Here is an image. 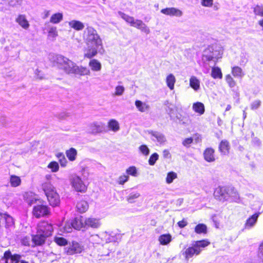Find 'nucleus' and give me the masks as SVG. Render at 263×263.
<instances>
[{
  "label": "nucleus",
  "instance_id": "obj_1",
  "mask_svg": "<svg viewBox=\"0 0 263 263\" xmlns=\"http://www.w3.org/2000/svg\"><path fill=\"white\" fill-rule=\"evenodd\" d=\"M51 61L54 66L67 74L84 76H90L91 73L87 67L78 66L72 60L61 54L53 55Z\"/></svg>",
  "mask_w": 263,
  "mask_h": 263
},
{
  "label": "nucleus",
  "instance_id": "obj_2",
  "mask_svg": "<svg viewBox=\"0 0 263 263\" xmlns=\"http://www.w3.org/2000/svg\"><path fill=\"white\" fill-rule=\"evenodd\" d=\"M83 38L87 48L84 50V56L91 59L103 48L102 41L97 31L92 27H87L84 31Z\"/></svg>",
  "mask_w": 263,
  "mask_h": 263
},
{
  "label": "nucleus",
  "instance_id": "obj_3",
  "mask_svg": "<svg viewBox=\"0 0 263 263\" xmlns=\"http://www.w3.org/2000/svg\"><path fill=\"white\" fill-rule=\"evenodd\" d=\"M210 244L206 240L194 241L191 247H189L184 251H182V255L186 260L193 257L194 255H198L202 250Z\"/></svg>",
  "mask_w": 263,
  "mask_h": 263
},
{
  "label": "nucleus",
  "instance_id": "obj_4",
  "mask_svg": "<svg viewBox=\"0 0 263 263\" xmlns=\"http://www.w3.org/2000/svg\"><path fill=\"white\" fill-rule=\"evenodd\" d=\"M43 190L50 204L55 206L60 203V197L54 186L49 182L43 184Z\"/></svg>",
  "mask_w": 263,
  "mask_h": 263
},
{
  "label": "nucleus",
  "instance_id": "obj_5",
  "mask_svg": "<svg viewBox=\"0 0 263 263\" xmlns=\"http://www.w3.org/2000/svg\"><path fill=\"white\" fill-rule=\"evenodd\" d=\"M222 51L214 49L212 47L206 48L203 52L202 60L204 61H211L221 57Z\"/></svg>",
  "mask_w": 263,
  "mask_h": 263
},
{
  "label": "nucleus",
  "instance_id": "obj_6",
  "mask_svg": "<svg viewBox=\"0 0 263 263\" xmlns=\"http://www.w3.org/2000/svg\"><path fill=\"white\" fill-rule=\"evenodd\" d=\"M71 183L72 186L77 192L84 193L87 190V187L81 178L77 175L72 176Z\"/></svg>",
  "mask_w": 263,
  "mask_h": 263
},
{
  "label": "nucleus",
  "instance_id": "obj_7",
  "mask_svg": "<svg viewBox=\"0 0 263 263\" xmlns=\"http://www.w3.org/2000/svg\"><path fill=\"white\" fill-rule=\"evenodd\" d=\"M229 189L226 187L218 186L217 187L214 193L215 198L220 201H226L229 199Z\"/></svg>",
  "mask_w": 263,
  "mask_h": 263
},
{
  "label": "nucleus",
  "instance_id": "obj_8",
  "mask_svg": "<svg viewBox=\"0 0 263 263\" xmlns=\"http://www.w3.org/2000/svg\"><path fill=\"white\" fill-rule=\"evenodd\" d=\"M52 231V226L47 222L42 221L37 225V232L45 236L49 237L51 235Z\"/></svg>",
  "mask_w": 263,
  "mask_h": 263
},
{
  "label": "nucleus",
  "instance_id": "obj_9",
  "mask_svg": "<svg viewBox=\"0 0 263 263\" xmlns=\"http://www.w3.org/2000/svg\"><path fill=\"white\" fill-rule=\"evenodd\" d=\"M32 213L34 216L39 218L48 215L49 214V209L47 205H37L34 206Z\"/></svg>",
  "mask_w": 263,
  "mask_h": 263
},
{
  "label": "nucleus",
  "instance_id": "obj_10",
  "mask_svg": "<svg viewBox=\"0 0 263 263\" xmlns=\"http://www.w3.org/2000/svg\"><path fill=\"white\" fill-rule=\"evenodd\" d=\"M260 213H256L248 218L245 223L244 228L249 230L253 228L256 223Z\"/></svg>",
  "mask_w": 263,
  "mask_h": 263
},
{
  "label": "nucleus",
  "instance_id": "obj_11",
  "mask_svg": "<svg viewBox=\"0 0 263 263\" xmlns=\"http://www.w3.org/2000/svg\"><path fill=\"white\" fill-rule=\"evenodd\" d=\"M104 128V124L102 122H95L89 125L90 132L92 134L101 133Z\"/></svg>",
  "mask_w": 263,
  "mask_h": 263
},
{
  "label": "nucleus",
  "instance_id": "obj_12",
  "mask_svg": "<svg viewBox=\"0 0 263 263\" xmlns=\"http://www.w3.org/2000/svg\"><path fill=\"white\" fill-rule=\"evenodd\" d=\"M85 218L82 216L76 217L70 223L72 228L76 230H80L82 228H85Z\"/></svg>",
  "mask_w": 263,
  "mask_h": 263
},
{
  "label": "nucleus",
  "instance_id": "obj_13",
  "mask_svg": "<svg viewBox=\"0 0 263 263\" xmlns=\"http://www.w3.org/2000/svg\"><path fill=\"white\" fill-rule=\"evenodd\" d=\"M65 249L67 254L68 255L80 253L83 250L82 247L77 242H73L71 246Z\"/></svg>",
  "mask_w": 263,
  "mask_h": 263
},
{
  "label": "nucleus",
  "instance_id": "obj_14",
  "mask_svg": "<svg viewBox=\"0 0 263 263\" xmlns=\"http://www.w3.org/2000/svg\"><path fill=\"white\" fill-rule=\"evenodd\" d=\"M148 134L151 135V139L153 141H157L160 143H163L165 141V138L162 133L158 132L148 131Z\"/></svg>",
  "mask_w": 263,
  "mask_h": 263
},
{
  "label": "nucleus",
  "instance_id": "obj_15",
  "mask_svg": "<svg viewBox=\"0 0 263 263\" xmlns=\"http://www.w3.org/2000/svg\"><path fill=\"white\" fill-rule=\"evenodd\" d=\"M214 150L212 148H207L203 152V156L205 161L212 162L215 160Z\"/></svg>",
  "mask_w": 263,
  "mask_h": 263
},
{
  "label": "nucleus",
  "instance_id": "obj_16",
  "mask_svg": "<svg viewBox=\"0 0 263 263\" xmlns=\"http://www.w3.org/2000/svg\"><path fill=\"white\" fill-rule=\"evenodd\" d=\"M15 21L24 29H27L29 27V23L25 15L19 14L16 18Z\"/></svg>",
  "mask_w": 263,
  "mask_h": 263
},
{
  "label": "nucleus",
  "instance_id": "obj_17",
  "mask_svg": "<svg viewBox=\"0 0 263 263\" xmlns=\"http://www.w3.org/2000/svg\"><path fill=\"white\" fill-rule=\"evenodd\" d=\"M161 12L168 15L181 16L182 12L180 10L175 8H167L161 10Z\"/></svg>",
  "mask_w": 263,
  "mask_h": 263
},
{
  "label": "nucleus",
  "instance_id": "obj_18",
  "mask_svg": "<svg viewBox=\"0 0 263 263\" xmlns=\"http://www.w3.org/2000/svg\"><path fill=\"white\" fill-rule=\"evenodd\" d=\"M84 223L85 227H90L93 228H97L100 225L99 220L93 218H85Z\"/></svg>",
  "mask_w": 263,
  "mask_h": 263
},
{
  "label": "nucleus",
  "instance_id": "obj_19",
  "mask_svg": "<svg viewBox=\"0 0 263 263\" xmlns=\"http://www.w3.org/2000/svg\"><path fill=\"white\" fill-rule=\"evenodd\" d=\"M88 66L92 71L96 72L100 71L102 68L101 63L96 59L91 60L88 63Z\"/></svg>",
  "mask_w": 263,
  "mask_h": 263
},
{
  "label": "nucleus",
  "instance_id": "obj_20",
  "mask_svg": "<svg viewBox=\"0 0 263 263\" xmlns=\"http://www.w3.org/2000/svg\"><path fill=\"white\" fill-rule=\"evenodd\" d=\"M135 106L138 110L142 112L147 111L150 108L148 104L140 100H136L135 101Z\"/></svg>",
  "mask_w": 263,
  "mask_h": 263
},
{
  "label": "nucleus",
  "instance_id": "obj_21",
  "mask_svg": "<svg viewBox=\"0 0 263 263\" xmlns=\"http://www.w3.org/2000/svg\"><path fill=\"white\" fill-rule=\"evenodd\" d=\"M230 148L229 143L227 140H222L219 144V149L221 154L226 155L229 153Z\"/></svg>",
  "mask_w": 263,
  "mask_h": 263
},
{
  "label": "nucleus",
  "instance_id": "obj_22",
  "mask_svg": "<svg viewBox=\"0 0 263 263\" xmlns=\"http://www.w3.org/2000/svg\"><path fill=\"white\" fill-rule=\"evenodd\" d=\"M47 236H44L39 232H37L36 234L33 237V240L34 243L37 245H41L43 244L45 241Z\"/></svg>",
  "mask_w": 263,
  "mask_h": 263
},
{
  "label": "nucleus",
  "instance_id": "obj_23",
  "mask_svg": "<svg viewBox=\"0 0 263 263\" xmlns=\"http://www.w3.org/2000/svg\"><path fill=\"white\" fill-rule=\"evenodd\" d=\"M68 24L71 28L78 31L82 30L84 28L83 23L79 21L72 20L69 22Z\"/></svg>",
  "mask_w": 263,
  "mask_h": 263
},
{
  "label": "nucleus",
  "instance_id": "obj_24",
  "mask_svg": "<svg viewBox=\"0 0 263 263\" xmlns=\"http://www.w3.org/2000/svg\"><path fill=\"white\" fill-rule=\"evenodd\" d=\"M76 208L80 213H84L88 209V204L85 200H80L77 203Z\"/></svg>",
  "mask_w": 263,
  "mask_h": 263
},
{
  "label": "nucleus",
  "instance_id": "obj_25",
  "mask_svg": "<svg viewBox=\"0 0 263 263\" xmlns=\"http://www.w3.org/2000/svg\"><path fill=\"white\" fill-rule=\"evenodd\" d=\"M190 85L197 91L200 88V81L196 77L192 76L190 79Z\"/></svg>",
  "mask_w": 263,
  "mask_h": 263
},
{
  "label": "nucleus",
  "instance_id": "obj_26",
  "mask_svg": "<svg viewBox=\"0 0 263 263\" xmlns=\"http://www.w3.org/2000/svg\"><path fill=\"white\" fill-rule=\"evenodd\" d=\"M193 109L196 112L200 115H202L204 112V106L201 102H196L193 104Z\"/></svg>",
  "mask_w": 263,
  "mask_h": 263
},
{
  "label": "nucleus",
  "instance_id": "obj_27",
  "mask_svg": "<svg viewBox=\"0 0 263 263\" xmlns=\"http://www.w3.org/2000/svg\"><path fill=\"white\" fill-rule=\"evenodd\" d=\"M108 127L110 130L115 132H117L120 129L119 123L115 119H111L109 121Z\"/></svg>",
  "mask_w": 263,
  "mask_h": 263
},
{
  "label": "nucleus",
  "instance_id": "obj_28",
  "mask_svg": "<svg viewBox=\"0 0 263 263\" xmlns=\"http://www.w3.org/2000/svg\"><path fill=\"white\" fill-rule=\"evenodd\" d=\"M166 82L167 86L171 90H173L174 88V84L176 82V78L173 74H168L166 79Z\"/></svg>",
  "mask_w": 263,
  "mask_h": 263
},
{
  "label": "nucleus",
  "instance_id": "obj_29",
  "mask_svg": "<svg viewBox=\"0 0 263 263\" xmlns=\"http://www.w3.org/2000/svg\"><path fill=\"white\" fill-rule=\"evenodd\" d=\"M172 236L170 234H163L159 237V241L160 244L162 245H166L171 242Z\"/></svg>",
  "mask_w": 263,
  "mask_h": 263
},
{
  "label": "nucleus",
  "instance_id": "obj_30",
  "mask_svg": "<svg viewBox=\"0 0 263 263\" xmlns=\"http://www.w3.org/2000/svg\"><path fill=\"white\" fill-rule=\"evenodd\" d=\"M211 76L214 79H222V73L221 69L218 67H214L212 69Z\"/></svg>",
  "mask_w": 263,
  "mask_h": 263
},
{
  "label": "nucleus",
  "instance_id": "obj_31",
  "mask_svg": "<svg viewBox=\"0 0 263 263\" xmlns=\"http://www.w3.org/2000/svg\"><path fill=\"white\" fill-rule=\"evenodd\" d=\"M232 74L235 77L240 78L244 76L242 69L238 66H234L232 68Z\"/></svg>",
  "mask_w": 263,
  "mask_h": 263
},
{
  "label": "nucleus",
  "instance_id": "obj_32",
  "mask_svg": "<svg viewBox=\"0 0 263 263\" xmlns=\"http://www.w3.org/2000/svg\"><path fill=\"white\" fill-rule=\"evenodd\" d=\"M63 20V14L61 13H57L53 14L50 20V22L53 24H58Z\"/></svg>",
  "mask_w": 263,
  "mask_h": 263
},
{
  "label": "nucleus",
  "instance_id": "obj_33",
  "mask_svg": "<svg viewBox=\"0 0 263 263\" xmlns=\"http://www.w3.org/2000/svg\"><path fill=\"white\" fill-rule=\"evenodd\" d=\"M3 219L5 220L6 223V227L9 228L14 224V220L13 218L6 213L3 214Z\"/></svg>",
  "mask_w": 263,
  "mask_h": 263
},
{
  "label": "nucleus",
  "instance_id": "obj_34",
  "mask_svg": "<svg viewBox=\"0 0 263 263\" xmlns=\"http://www.w3.org/2000/svg\"><path fill=\"white\" fill-rule=\"evenodd\" d=\"M229 198L231 197L234 201L238 202L239 197L236 190L234 187H229Z\"/></svg>",
  "mask_w": 263,
  "mask_h": 263
},
{
  "label": "nucleus",
  "instance_id": "obj_35",
  "mask_svg": "<svg viewBox=\"0 0 263 263\" xmlns=\"http://www.w3.org/2000/svg\"><path fill=\"white\" fill-rule=\"evenodd\" d=\"M11 185L13 187H16L20 185L21 180L20 178L15 175H11L10 178Z\"/></svg>",
  "mask_w": 263,
  "mask_h": 263
},
{
  "label": "nucleus",
  "instance_id": "obj_36",
  "mask_svg": "<svg viewBox=\"0 0 263 263\" xmlns=\"http://www.w3.org/2000/svg\"><path fill=\"white\" fill-rule=\"evenodd\" d=\"M140 196V194L138 192L131 193L127 197L126 200L129 203H134L135 202V200L139 198Z\"/></svg>",
  "mask_w": 263,
  "mask_h": 263
},
{
  "label": "nucleus",
  "instance_id": "obj_37",
  "mask_svg": "<svg viewBox=\"0 0 263 263\" xmlns=\"http://www.w3.org/2000/svg\"><path fill=\"white\" fill-rule=\"evenodd\" d=\"M206 226L202 223L197 224L195 228V231L197 234L206 233Z\"/></svg>",
  "mask_w": 263,
  "mask_h": 263
},
{
  "label": "nucleus",
  "instance_id": "obj_38",
  "mask_svg": "<svg viewBox=\"0 0 263 263\" xmlns=\"http://www.w3.org/2000/svg\"><path fill=\"white\" fill-rule=\"evenodd\" d=\"M77 151L74 148H71L66 152V155L68 159L71 161H73L76 159L77 155Z\"/></svg>",
  "mask_w": 263,
  "mask_h": 263
},
{
  "label": "nucleus",
  "instance_id": "obj_39",
  "mask_svg": "<svg viewBox=\"0 0 263 263\" xmlns=\"http://www.w3.org/2000/svg\"><path fill=\"white\" fill-rule=\"evenodd\" d=\"M177 175L174 172H171L167 173L166 178V182L168 184H170L173 182V180L177 178Z\"/></svg>",
  "mask_w": 263,
  "mask_h": 263
},
{
  "label": "nucleus",
  "instance_id": "obj_40",
  "mask_svg": "<svg viewBox=\"0 0 263 263\" xmlns=\"http://www.w3.org/2000/svg\"><path fill=\"white\" fill-rule=\"evenodd\" d=\"M165 105L166 106V110L170 115L171 118H172V115L174 111V106L168 101H165Z\"/></svg>",
  "mask_w": 263,
  "mask_h": 263
},
{
  "label": "nucleus",
  "instance_id": "obj_41",
  "mask_svg": "<svg viewBox=\"0 0 263 263\" xmlns=\"http://www.w3.org/2000/svg\"><path fill=\"white\" fill-rule=\"evenodd\" d=\"M226 81L230 87L233 88L236 86V82L230 74L226 76Z\"/></svg>",
  "mask_w": 263,
  "mask_h": 263
},
{
  "label": "nucleus",
  "instance_id": "obj_42",
  "mask_svg": "<svg viewBox=\"0 0 263 263\" xmlns=\"http://www.w3.org/2000/svg\"><path fill=\"white\" fill-rule=\"evenodd\" d=\"M54 241L56 243L61 246H64L67 244V240L62 237H55L54 238Z\"/></svg>",
  "mask_w": 263,
  "mask_h": 263
},
{
  "label": "nucleus",
  "instance_id": "obj_43",
  "mask_svg": "<svg viewBox=\"0 0 263 263\" xmlns=\"http://www.w3.org/2000/svg\"><path fill=\"white\" fill-rule=\"evenodd\" d=\"M126 173L128 175H130L134 177L137 176L138 175L137 168L134 166H130L127 168L126 170Z\"/></svg>",
  "mask_w": 263,
  "mask_h": 263
},
{
  "label": "nucleus",
  "instance_id": "obj_44",
  "mask_svg": "<svg viewBox=\"0 0 263 263\" xmlns=\"http://www.w3.org/2000/svg\"><path fill=\"white\" fill-rule=\"evenodd\" d=\"M129 179V176L128 175H123L118 178L117 182L118 184L120 185L124 184L126 182H127Z\"/></svg>",
  "mask_w": 263,
  "mask_h": 263
},
{
  "label": "nucleus",
  "instance_id": "obj_45",
  "mask_svg": "<svg viewBox=\"0 0 263 263\" xmlns=\"http://www.w3.org/2000/svg\"><path fill=\"white\" fill-rule=\"evenodd\" d=\"M121 17L125 20L127 23H129L132 26L135 19L133 17L130 16L124 13H122L121 14Z\"/></svg>",
  "mask_w": 263,
  "mask_h": 263
},
{
  "label": "nucleus",
  "instance_id": "obj_46",
  "mask_svg": "<svg viewBox=\"0 0 263 263\" xmlns=\"http://www.w3.org/2000/svg\"><path fill=\"white\" fill-rule=\"evenodd\" d=\"M158 158L159 155L157 153H154L152 154L148 160L149 165H154Z\"/></svg>",
  "mask_w": 263,
  "mask_h": 263
},
{
  "label": "nucleus",
  "instance_id": "obj_47",
  "mask_svg": "<svg viewBox=\"0 0 263 263\" xmlns=\"http://www.w3.org/2000/svg\"><path fill=\"white\" fill-rule=\"evenodd\" d=\"M254 12L255 15L263 17V7L261 6H256L254 8Z\"/></svg>",
  "mask_w": 263,
  "mask_h": 263
},
{
  "label": "nucleus",
  "instance_id": "obj_48",
  "mask_svg": "<svg viewBox=\"0 0 263 263\" xmlns=\"http://www.w3.org/2000/svg\"><path fill=\"white\" fill-rule=\"evenodd\" d=\"M48 167L50 168L52 172H56L59 170V166L57 162L53 161L48 164Z\"/></svg>",
  "mask_w": 263,
  "mask_h": 263
},
{
  "label": "nucleus",
  "instance_id": "obj_49",
  "mask_svg": "<svg viewBox=\"0 0 263 263\" xmlns=\"http://www.w3.org/2000/svg\"><path fill=\"white\" fill-rule=\"evenodd\" d=\"M125 90V88L123 86H117L115 88V95L116 96H121L123 95Z\"/></svg>",
  "mask_w": 263,
  "mask_h": 263
},
{
  "label": "nucleus",
  "instance_id": "obj_50",
  "mask_svg": "<svg viewBox=\"0 0 263 263\" xmlns=\"http://www.w3.org/2000/svg\"><path fill=\"white\" fill-rule=\"evenodd\" d=\"M139 150L144 155L147 156L149 153V149L146 145H142L139 147Z\"/></svg>",
  "mask_w": 263,
  "mask_h": 263
},
{
  "label": "nucleus",
  "instance_id": "obj_51",
  "mask_svg": "<svg viewBox=\"0 0 263 263\" xmlns=\"http://www.w3.org/2000/svg\"><path fill=\"white\" fill-rule=\"evenodd\" d=\"M58 35V32L56 27H51L48 31V36L54 38Z\"/></svg>",
  "mask_w": 263,
  "mask_h": 263
},
{
  "label": "nucleus",
  "instance_id": "obj_52",
  "mask_svg": "<svg viewBox=\"0 0 263 263\" xmlns=\"http://www.w3.org/2000/svg\"><path fill=\"white\" fill-rule=\"evenodd\" d=\"M214 0H201V4L203 6L211 7L213 4Z\"/></svg>",
  "mask_w": 263,
  "mask_h": 263
},
{
  "label": "nucleus",
  "instance_id": "obj_53",
  "mask_svg": "<svg viewBox=\"0 0 263 263\" xmlns=\"http://www.w3.org/2000/svg\"><path fill=\"white\" fill-rule=\"evenodd\" d=\"M139 29H140L142 32H143L147 34H148L150 33L149 28L144 23H142V25L140 26V27Z\"/></svg>",
  "mask_w": 263,
  "mask_h": 263
},
{
  "label": "nucleus",
  "instance_id": "obj_54",
  "mask_svg": "<svg viewBox=\"0 0 263 263\" xmlns=\"http://www.w3.org/2000/svg\"><path fill=\"white\" fill-rule=\"evenodd\" d=\"M261 104V101L260 100H255L252 102L251 105V108L252 110L256 109L259 107Z\"/></svg>",
  "mask_w": 263,
  "mask_h": 263
},
{
  "label": "nucleus",
  "instance_id": "obj_55",
  "mask_svg": "<svg viewBox=\"0 0 263 263\" xmlns=\"http://www.w3.org/2000/svg\"><path fill=\"white\" fill-rule=\"evenodd\" d=\"M22 3V0H10L9 4L10 6L16 7L21 5Z\"/></svg>",
  "mask_w": 263,
  "mask_h": 263
},
{
  "label": "nucleus",
  "instance_id": "obj_56",
  "mask_svg": "<svg viewBox=\"0 0 263 263\" xmlns=\"http://www.w3.org/2000/svg\"><path fill=\"white\" fill-rule=\"evenodd\" d=\"M193 141V139L192 138H188L185 139L183 142L182 144L186 147H189L190 144H191Z\"/></svg>",
  "mask_w": 263,
  "mask_h": 263
},
{
  "label": "nucleus",
  "instance_id": "obj_57",
  "mask_svg": "<svg viewBox=\"0 0 263 263\" xmlns=\"http://www.w3.org/2000/svg\"><path fill=\"white\" fill-rule=\"evenodd\" d=\"M143 22L140 20H135L132 26L135 27L138 29H139L140 26L142 25Z\"/></svg>",
  "mask_w": 263,
  "mask_h": 263
},
{
  "label": "nucleus",
  "instance_id": "obj_58",
  "mask_svg": "<svg viewBox=\"0 0 263 263\" xmlns=\"http://www.w3.org/2000/svg\"><path fill=\"white\" fill-rule=\"evenodd\" d=\"M12 254L10 251H7L4 253V257L6 259V263H7V260L12 257Z\"/></svg>",
  "mask_w": 263,
  "mask_h": 263
},
{
  "label": "nucleus",
  "instance_id": "obj_59",
  "mask_svg": "<svg viewBox=\"0 0 263 263\" xmlns=\"http://www.w3.org/2000/svg\"><path fill=\"white\" fill-rule=\"evenodd\" d=\"M258 255L260 258L263 259V243H261L259 247Z\"/></svg>",
  "mask_w": 263,
  "mask_h": 263
},
{
  "label": "nucleus",
  "instance_id": "obj_60",
  "mask_svg": "<svg viewBox=\"0 0 263 263\" xmlns=\"http://www.w3.org/2000/svg\"><path fill=\"white\" fill-rule=\"evenodd\" d=\"M187 224V221L184 219H182L181 221H180L178 222V226L181 228H183L185 227Z\"/></svg>",
  "mask_w": 263,
  "mask_h": 263
},
{
  "label": "nucleus",
  "instance_id": "obj_61",
  "mask_svg": "<svg viewBox=\"0 0 263 263\" xmlns=\"http://www.w3.org/2000/svg\"><path fill=\"white\" fill-rule=\"evenodd\" d=\"M22 242L24 246L29 245V238L28 237H24L22 239Z\"/></svg>",
  "mask_w": 263,
  "mask_h": 263
},
{
  "label": "nucleus",
  "instance_id": "obj_62",
  "mask_svg": "<svg viewBox=\"0 0 263 263\" xmlns=\"http://www.w3.org/2000/svg\"><path fill=\"white\" fill-rule=\"evenodd\" d=\"M163 156L165 158H168L171 157L170 153L167 149H164L163 151Z\"/></svg>",
  "mask_w": 263,
  "mask_h": 263
},
{
  "label": "nucleus",
  "instance_id": "obj_63",
  "mask_svg": "<svg viewBox=\"0 0 263 263\" xmlns=\"http://www.w3.org/2000/svg\"><path fill=\"white\" fill-rule=\"evenodd\" d=\"M72 230V228L69 226V224H67L65 227V231L66 232H70Z\"/></svg>",
  "mask_w": 263,
  "mask_h": 263
},
{
  "label": "nucleus",
  "instance_id": "obj_64",
  "mask_svg": "<svg viewBox=\"0 0 263 263\" xmlns=\"http://www.w3.org/2000/svg\"><path fill=\"white\" fill-rule=\"evenodd\" d=\"M49 14H50V11H49V10L44 11V15L43 16V18L45 19L47 17H48V16L49 15Z\"/></svg>",
  "mask_w": 263,
  "mask_h": 263
}]
</instances>
